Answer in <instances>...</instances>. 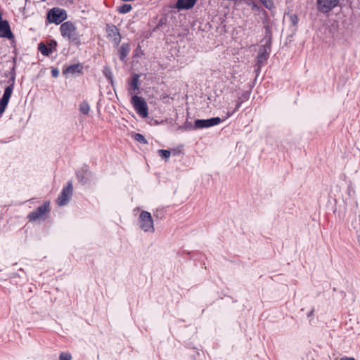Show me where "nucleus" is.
Wrapping results in <instances>:
<instances>
[{
    "mask_svg": "<svg viewBox=\"0 0 360 360\" xmlns=\"http://www.w3.org/2000/svg\"><path fill=\"white\" fill-rule=\"evenodd\" d=\"M271 37L266 36L263 41L264 44L259 48L257 62L255 65V72L257 76L259 75L261 68L266 63L271 52Z\"/></svg>",
    "mask_w": 360,
    "mask_h": 360,
    "instance_id": "f257e3e1",
    "label": "nucleus"
},
{
    "mask_svg": "<svg viewBox=\"0 0 360 360\" xmlns=\"http://www.w3.org/2000/svg\"><path fill=\"white\" fill-rule=\"evenodd\" d=\"M61 35L77 46L80 44V38L77 33L75 25L70 21L65 22L60 27Z\"/></svg>",
    "mask_w": 360,
    "mask_h": 360,
    "instance_id": "f03ea898",
    "label": "nucleus"
},
{
    "mask_svg": "<svg viewBox=\"0 0 360 360\" xmlns=\"http://www.w3.org/2000/svg\"><path fill=\"white\" fill-rule=\"evenodd\" d=\"M139 223L140 228L145 232L153 233L155 231L152 216L147 211H142L140 214Z\"/></svg>",
    "mask_w": 360,
    "mask_h": 360,
    "instance_id": "7ed1b4c3",
    "label": "nucleus"
},
{
    "mask_svg": "<svg viewBox=\"0 0 360 360\" xmlns=\"http://www.w3.org/2000/svg\"><path fill=\"white\" fill-rule=\"evenodd\" d=\"M131 103L139 115L143 117L148 116V109L147 103L142 97L134 95L131 98Z\"/></svg>",
    "mask_w": 360,
    "mask_h": 360,
    "instance_id": "20e7f679",
    "label": "nucleus"
},
{
    "mask_svg": "<svg viewBox=\"0 0 360 360\" xmlns=\"http://www.w3.org/2000/svg\"><path fill=\"white\" fill-rule=\"evenodd\" d=\"M47 18L50 22L59 25L67 18V13L64 9L53 8L49 11Z\"/></svg>",
    "mask_w": 360,
    "mask_h": 360,
    "instance_id": "39448f33",
    "label": "nucleus"
},
{
    "mask_svg": "<svg viewBox=\"0 0 360 360\" xmlns=\"http://www.w3.org/2000/svg\"><path fill=\"white\" fill-rule=\"evenodd\" d=\"M72 184L68 181L67 186L64 187L57 199V204L59 206L65 205L70 200L72 195Z\"/></svg>",
    "mask_w": 360,
    "mask_h": 360,
    "instance_id": "423d86ee",
    "label": "nucleus"
},
{
    "mask_svg": "<svg viewBox=\"0 0 360 360\" xmlns=\"http://www.w3.org/2000/svg\"><path fill=\"white\" fill-rule=\"evenodd\" d=\"M221 122V120L220 117H212L210 119L207 120H196L195 121V125L194 127H191L189 129H202V128H207L210 127L214 125L219 124Z\"/></svg>",
    "mask_w": 360,
    "mask_h": 360,
    "instance_id": "0eeeda50",
    "label": "nucleus"
},
{
    "mask_svg": "<svg viewBox=\"0 0 360 360\" xmlns=\"http://www.w3.org/2000/svg\"><path fill=\"white\" fill-rule=\"evenodd\" d=\"M106 32L107 37L112 41L115 46H118L122 38L118 28L112 24H108L106 25Z\"/></svg>",
    "mask_w": 360,
    "mask_h": 360,
    "instance_id": "6e6552de",
    "label": "nucleus"
},
{
    "mask_svg": "<svg viewBox=\"0 0 360 360\" xmlns=\"http://www.w3.org/2000/svg\"><path fill=\"white\" fill-rule=\"evenodd\" d=\"M49 211V202H46L42 205L39 206L36 210L30 212L28 214V219L31 221H35L39 219L43 218L46 212Z\"/></svg>",
    "mask_w": 360,
    "mask_h": 360,
    "instance_id": "1a4fd4ad",
    "label": "nucleus"
},
{
    "mask_svg": "<svg viewBox=\"0 0 360 360\" xmlns=\"http://www.w3.org/2000/svg\"><path fill=\"white\" fill-rule=\"evenodd\" d=\"M339 0H317V8L323 13H328L338 4Z\"/></svg>",
    "mask_w": 360,
    "mask_h": 360,
    "instance_id": "9d476101",
    "label": "nucleus"
},
{
    "mask_svg": "<svg viewBox=\"0 0 360 360\" xmlns=\"http://www.w3.org/2000/svg\"><path fill=\"white\" fill-rule=\"evenodd\" d=\"M13 90V84L8 86L3 94L2 98L0 100V116L4 113L5 109L9 102L10 98L11 96L12 92Z\"/></svg>",
    "mask_w": 360,
    "mask_h": 360,
    "instance_id": "9b49d317",
    "label": "nucleus"
},
{
    "mask_svg": "<svg viewBox=\"0 0 360 360\" xmlns=\"http://www.w3.org/2000/svg\"><path fill=\"white\" fill-rule=\"evenodd\" d=\"M0 37L7 39H12L13 37L9 23L7 20L0 22Z\"/></svg>",
    "mask_w": 360,
    "mask_h": 360,
    "instance_id": "f8f14e48",
    "label": "nucleus"
},
{
    "mask_svg": "<svg viewBox=\"0 0 360 360\" xmlns=\"http://www.w3.org/2000/svg\"><path fill=\"white\" fill-rule=\"evenodd\" d=\"M197 0H177L175 8L179 11L188 10L192 8L196 4Z\"/></svg>",
    "mask_w": 360,
    "mask_h": 360,
    "instance_id": "ddd939ff",
    "label": "nucleus"
},
{
    "mask_svg": "<svg viewBox=\"0 0 360 360\" xmlns=\"http://www.w3.org/2000/svg\"><path fill=\"white\" fill-rule=\"evenodd\" d=\"M139 75L137 74L134 75L131 82L130 83V87L129 89V93L131 95H136L139 91Z\"/></svg>",
    "mask_w": 360,
    "mask_h": 360,
    "instance_id": "4468645a",
    "label": "nucleus"
},
{
    "mask_svg": "<svg viewBox=\"0 0 360 360\" xmlns=\"http://www.w3.org/2000/svg\"><path fill=\"white\" fill-rule=\"evenodd\" d=\"M130 50H131V48H130V46L129 44L124 43L120 46V47L119 49L118 53H119V58L122 61H123V62L126 61V58L128 56V54L129 53Z\"/></svg>",
    "mask_w": 360,
    "mask_h": 360,
    "instance_id": "2eb2a0df",
    "label": "nucleus"
},
{
    "mask_svg": "<svg viewBox=\"0 0 360 360\" xmlns=\"http://www.w3.org/2000/svg\"><path fill=\"white\" fill-rule=\"evenodd\" d=\"M83 67L81 64L72 65L63 70V74L75 75L76 73L82 72Z\"/></svg>",
    "mask_w": 360,
    "mask_h": 360,
    "instance_id": "dca6fc26",
    "label": "nucleus"
},
{
    "mask_svg": "<svg viewBox=\"0 0 360 360\" xmlns=\"http://www.w3.org/2000/svg\"><path fill=\"white\" fill-rule=\"evenodd\" d=\"M88 175L89 171L87 166L83 167L82 170L77 173V178L79 179L80 181H82L84 184L86 182Z\"/></svg>",
    "mask_w": 360,
    "mask_h": 360,
    "instance_id": "f3484780",
    "label": "nucleus"
},
{
    "mask_svg": "<svg viewBox=\"0 0 360 360\" xmlns=\"http://www.w3.org/2000/svg\"><path fill=\"white\" fill-rule=\"evenodd\" d=\"M38 49L44 56H49L52 53L51 48L47 47L44 43H40L39 44Z\"/></svg>",
    "mask_w": 360,
    "mask_h": 360,
    "instance_id": "a211bd4d",
    "label": "nucleus"
},
{
    "mask_svg": "<svg viewBox=\"0 0 360 360\" xmlns=\"http://www.w3.org/2000/svg\"><path fill=\"white\" fill-rule=\"evenodd\" d=\"M89 110L90 106L88 102L86 101H82L79 105V111L84 115H87L89 114Z\"/></svg>",
    "mask_w": 360,
    "mask_h": 360,
    "instance_id": "6ab92c4d",
    "label": "nucleus"
},
{
    "mask_svg": "<svg viewBox=\"0 0 360 360\" xmlns=\"http://www.w3.org/2000/svg\"><path fill=\"white\" fill-rule=\"evenodd\" d=\"M131 8H132V7L130 4H125L122 5L121 6L118 7L117 11L120 13L124 14V13H129L131 10Z\"/></svg>",
    "mask_w": 360,
    "mask_h": 360,
    "instance_id": "aec40b11",
    "label": "nucleus"
},
{
    "mask_svg": "<svg viewBox=\"0 0 360 360\" xmlns=\"http://www.w3.org/2000/svg\"><path fill=\"white\" fill-rule=\"evenodd\" d=\"M132 136L134 139V140H136V141H138V142H139L141 143H143V144H147L148 143V141L141 134L136 133Z\"/></svg>",
    "mask_w": 360,
    "mask_h": 360,
    "instance_id": "412c9836",
    "label": "nucleus"
},
{
    "mask_svg": "<svg viewBox=\"0 0 360 360\" xmlns=\"http://www.w3.org/2000/svg\"><path fill=\"white\" fill-rule=\"evenodd\" d=\"M159 155L165 160H167L171 155V151L169 150L160 149L158 150Z\"/></svg>",
    "mask_w": 360,
    "mask_h": 360,
    "instance_id": "4be33fe9",
    "label": "nucleus"
},
{
    "mask_svg": "<svg viewBox=\"0 0 360 360\" xmlns=\"http://www.w3.org/2000/svg\"><path fill=\"white\" fill-rule=\"evenodd\" d=\"M72 355L69 352H62L59 356V360H71Z\"/></svg>",
    "mask_w": 360,
    "mask_h": 360,
    "instance_id": "5701e85b",
    "label": "nucleus"
},
{
    "mask_svg": "<svg viewBox=\"0 0 360 360\" xmlns=\"http://www.w3.org/2000/svg\"><path fill=\"white\" fill-rule=\"evenodd\" d=\"M259 1L268 9H271L274 6V3H273L272 0H259Z\"/></svg>",
    "mask_w": 360,
    "mask_h": 360,
    "instance_id": "b1692460",
    "label": "nucleus"
},
{
    "mask_svg": "<svg viewBox=\"0 0 360 360\" xmlns=\"http://www.w3.org/2000/svg\"><path fill=\"white\" fill-rule=\"evenodd\" d=\"M299 19L296 15H292L290 16V22L293 25H296L298 23Z\"/></svg>",
    "mask_w": 360,
    "mask_h": 360,
    "instance_id": "393cba45",
    "label": "nucleus"
},
{
    "mask_svg": "<svg viewBox=\"0 0 360 360\" xmlns=\"http://www.w3.org/2000/svg\"><path fill=\"white\" fill-rule=\"evenodd\" d=\"M104 74L107 78H108V79L112 78V72L109 69H105Z\"/></svg>",
    "mask_w": 360,
    "mask_h": 360,
    "instance_id": "a878e982",
    "label": "nucleus"
},
{
    "mask_svg": "<svg viewBox=\"0 0 360 360\" xmlns=\"http://www.w3.org/2000/svg\"><path fill=\"white\" fill-rule=\"evenodd\" d=\"M241 103H242L241 101H238L237 105H236V108H235V110H233V112H229V113H228V115H227V117H228L231 116V115H232L235 111H236L237 110H238V108L240 107Z\"/></svg>",
    "mask_w": 360,
    "mask_h": 360,
    "instance_id": "bb28decb",
    "label": "nucleus"
},
{
    "mask_svg": "<svg viewBox=\"0 0 360 360\" xmlns=\"http://www.w3.org/2000/svg\"><path fill=\"white\" fill-rule=\"evenodd\" d=\"M51 75L53 77H57L59 75V70L56 68H54L51 70Z\"/></svg>",
    "mask_w": 360,
    "mask_h": 360,
    "instance_id": "cd10ccee",
    "label": "nucleus"
},
{
    "mask_svg": "<svg viewBox=\"0 0 360 360\" xmlns=\"http://www.w3.org/2000/svg\"><path fill=\"white\" fill-rule=\"evenodd\" d=\"M56 41H52L50 44H49V48H51V49L53 50V48H55L56 46Z\"/></svg>",
    "mask_w": 360,
    "mask_h": 360,
    "instance_id": "c85d7f7f",
    "label": "nucleus"
},
{
    "mask_svg": "<svg viewBox=\"0 0 360 360\" xmlns=\"http://www.w3.org/2000/svg\"><path fill=\"white\" fill-rule=\"evenodd\" d=\"M340 360H355L353 357H341Z\"/></svg>",
    "mask_w": 360,
    "mask_h": 360,
    "instance_id": "c756f323",
    "label": "nucleus"
},
{
    "mask_svg": "<svg viewBox=\"0 0 360 360\" xmlns=\"http://www.w3.org/2000/svg\"><path fill=\"white\" fill-rule=\"evenodd\" d=\"M313 313H314V309H312V310H311V311L308 314V316H312Z\"/></svg>",
    "mask_w": 360,
    "mask_h": 360,
    "instance_id": "7c9ffc66",
    "label": "nucleus"
},
{
    "mask_svg": "<svg viewBox=\"0 0 360 360\" xmlns=\"http://www.w3.org/2000/svg\"><path fill=\"white\" fill-rule=\"evenodd\" d=\"M256 7H257L256 4H252V8H256Z\"/></svg>",
    "mask_w": 360,
    "mask_h": 360,
    "instance_id": "2f4dec72",
    "label": "nucleus"
}]
</instances>
